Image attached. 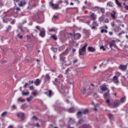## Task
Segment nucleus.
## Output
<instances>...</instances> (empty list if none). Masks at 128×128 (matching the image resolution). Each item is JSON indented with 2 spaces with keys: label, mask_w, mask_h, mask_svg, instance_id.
<instances>
[{
  "label": "nucleus",
  "mask_w": 128,
  "mask_h": 128,
  "mask_svg": "<svg viewBox=\"0 0 128 128\" xmlns=\"http://www.w3.org/2000/svg\"><path fill=\"white\" fill-rule=\"evenodd\" d=\"M60 61L62 62V64H64L65 66H70L71 64L70 60L69 59H66V58L64 56H62V55H60Z\"/></svg>",
  "instance_id": "nucleus-1"
},
{
  "label": "nucleus",
  "mask_w": 128,
  "mask_h": 128,
  "mask_svg": "<svg viewBox=\"0 0 128 128\" xmlns=\"http://www.w3.org/2000/svg\"><path fill=\"white\" fill-rule=\"evenodd\" d=\"M88 46V44H84V46L79 50V54L80 56H84L86 54V47Z\"/></svg>",
  "instance_id": "nucleus-2"
},
{
  "label": "nucleus",
  "mask_w": 128,
  "mask_h": 128,
  "mask_svg": "<svg viewBox=\"0 0 128 128\" xmlns=\"http://www.w3.org/2000/svg\"><path fill=\"white\" fill-rule=\"evenodd\" d=\"M119 70H122V72H126L128 68V64L124 65V64H120L118 67Z\"/></svg>",
  "instance_id": "nucleus-3"
},
{
  "label": "nucleus",
  "mask_w": 128,
  "mask_h": 128,
  "mask_svg": "<svg viewBox=\"0 0 128 128\" xmlns=\"http://www.w3.org/2000/svg\"><path fill=\"white\" fill-rule=\"evenodd\" d=\"M120 105V101L119 100H116L113 104V108H116Z\"/></svg>",
  "instance_id": "nucleus-4"
},
{
  "label": "nucleus",
  "mask_w": 128,
  "mask_h": 128,
  "mask_svg": "<svg viewBox=\"0 0 128 128\" xmlns=\"http://www.w3.org/2000/svg\"><path fill=\"white\" fill-rule=\"evenodd\" d=\"M100 88L102 92H106V90H108H108H108V88L106 87V84L100 86Z\"/></svg>",
  "instance_id": "nucleus-5"
},
{
  "label": "nucleus",
  "mask_w": 128,
  "mask_h": 128,
  "mask_svg": "<svg viewBox=\"0 0 128 128\" xmlns=\"http://www.w3.org/2000/svg\"><path fill=\"white\" fill-rule=\"evenodd\" d=\"M50 4L54 10H58V4H54V3L51 2H50Z\"/></svg>",
  "instance_id": "nucleus-6"
},
{
  "label": "nucleus",
  "mask_w": 128,
  "mask_h": 128,
  "mask_svg": "<svg viewBox=\"0 0 128 128\" xmlns=\"http://www.w3.org/2000/svg\"><path fill=\"white\" fill-rule=\"evenodd\" d=\"M112 82L114 84H118V76H114L112 79Z\"/></svg>",
  "instance_id": "nucleus-7"
},
{
  "label": "nucleus",
  "mask_w": 128,
  "mask_h": 128,
  "mask_svg": "<svg viewBox=\"0 0 128 128\" xmlns=\"http://www.w3.org/2000/svg\"><path fill=\"white\" fill-rule=\"evenodd\" d=\"M73 36L75 40H80V38L82 37V35L80 33L75 34L74 35H73Z\"/></svg>",
  "instance_id": "nucleus-8"
},
{
  "label": "nucleus",
  "mask_w": 128,
  "mask_h": 128,
  "mask_svg": "<svg viewBox=\"0 0 128 128\" xmlns=\"http://www.w3.org/2000/svg\"><path fill=\"white\" fill-rule=\"evenodd\" d=\"M90 16L92 20H96V15L94 12H92Z\"/></svg>",
  "instance_id": "nucleus-9"
},
{
  "label": "nucleus",
  "mask_w": 128,
  "mask_h": 128,
  "mask_svg": "<svg viewBox=\"0 0 128 128\" xmlns=\"http://www.w3.org/2000/svg\"><path fill=\"white\" fill-rule=\"evenodd\" d=\"M17 116H18V118H22V120H24V113H18L17 114Z\"/></svg>",
  "instance_id": "nucleus-10"
},
{
  "label": "nucleus",
  "mask_w": 128,
  "mask_h": 128,
  "mask_svg": "<svg viewBox=\"0 0 128 128\" xmlns=\"http://www.w3.org/2000/svg\"><path fill=\"white\" fill-rule=\"evenodd\" d=\"M120 30H122V28L120 26H116L114 28V32H118Z\"/></svg>",
  "instance_id": "nucleus-11"
},
{
  "label": "nucleus",
  "mask_w": 128,
  "mask_h": 128,
  "mask_svg": "<svg viewBox=\"0 0 128 128\" xmlns=\"http://www.w3.org/2000/svg\"><path fill=\"white\" fill-rule=\"evenodd\" d=\"M39 36H41V38H44V36H46V30H44V29L42 31H40Z\"/></svg>",
  "instance_id": "nucleus-12"
},
{
  "label": "nucleus",
  "mask_w": 128,
  "mask_h": 128,
  "mask_svg": "<svg viewBox=\"0 0 128 128\" xmlns=\"http://www.w3.org/2000/svg\"><path fill=\"white\" fill-rule=\"evenodd\" d=\"M50 76L48 74H46L44 79V82H50Z\"/></svg>",
  "instance_id": "nucleus-13"
},
{
  "label": "nucleus",
  "mask_w": 128,
  "mask_h": 128,
  "mask_svg": "<svg viewBox=\"0 0 128 128\" xmlns=\"http://www.w3.org/2000/svg\"><path fill=\"white\" fill-rule=\"evenodd\" d=\"M104 98L106 100L110 98V90H108L107 92L104 94Z\"/></svg>",
  "instance_id": "nucleus-14"
},
{
  "label": "nucleus",
  "mask_w": 128,
  "mask_h": 128,
  "mask_svg": "<svg viewBox=\"0 0 128 128\" xmlns=\"http://www.w3.org/2000/svg\"><path fill=\"white\" fill-rule=\"evenodd\" d=\"M44 94H47L48 98H52V90H49L48 92H45Z\"/></svg>",
  "instance_id": "nucleus-15"
},
{
  "label": "nucleus",
  "mask_w": 128,
  "mask_h": 128,
  "mask_svg": "<svg viewBox=\"0 0 128 128\" xmlns=\"http://www.w3.org/2000/svg\"><path fill=\"white\" fill-rule=\"evenodd\" d=\"M18 4L19 6H26V1H21Z\"/></svg>",
  "instance_id": "nucleus-16"
},
{
  "label": "nucleus",
  "mask_w": 128,
  "mask_h": 128,
  "mask_svg": "<svg viewBox=\"0 0 128 128\" xmlns=\"http://www.w3.org/2000/svg\"><path fill=\"white\" fill-rule=\"evenodd\" d=\"M88 52H96V48H94L92 46L88 47Z\"/></svg>",
  "instance_id": "nucleus-17"
},
{
  "label": "nucleus",
  "mask_w": 128,
  "mask_h": 128,
  "mask_svg": "<svg viewBox=\"0 0 128 128\" xmlns=\"http://www.w3.org/2000/svg\"><path fill=\"white\" fill-rule=\"evenodd\" d=\"M68 49L66 48L65 51H64L63 52H62V54H60V56H64L68 55Z\"/></svg>",
  "instance_id": "nucleus-18"
},
{
  "label": "nucleus",
  "mask_w": 128,
  "mask_h": 128,
  "mask_svg": "<svg viewBox=\"0 0 128 128\" xmlns=\"http://www.w3.org/2000/svg\"><path fill=\"white\" fill-rule=\"evenodd\" d=\"M114 44H116V40H112V41H111V42L110 43V48H112V46H114Z\"/></svg>",
  "instance_id": "nucleus-19"
},
{
  "label": "nucleus",
  "mask_w": 128,
  "mask_h": 128,
  "mask_svg": "<svg viewBox=\"0 0 128 128\" xmlns=\"http://www.w3.org/2000/svg\"><path fill=\"white\" fill-rule=\"evenodd\" d=\"M100 8L98 6H94L92 8V12H96V10H98Z\"/></svg>",
  "instance_id": "nucleus-20"
},
{
  "label": "nucleus",
  "mask_w": 128,
  "mask_h": 128,
  "mask_svg": "<svg viewBox=\"0 0 128 128\" xmlns=\"http://www.w3.org/2000/svg\"><path fill=\"white\" fill-rule=\"evenodd\" d=\"M90 112V110L88 109H85L82 111V114H88Z\"/></svg>",
  "instance_id": "nucleus-21"
},
{
  "label": "nucleus",
  "mask_w": 128,
  "mask_h": 128,
  "mask_svg": "<svg viewBox=\"0 0 128 128\" xmlns=\"http://www.w3.org/2000/svg\"><path fill=\"white\" fill-rule=\"evenodd\" d=\"M81 92L84 95L86 94V88H84V87L82 88Z\"/></svg>",
  "instance_id": "nucleus-22"
},
{
  "label": "nucleus",
  "mask_w": 128,
  "mask_h": 128,
  "mask_svg": "<svg viewBox=\"0 0 128 128\" xmlns=\"http://www.w3.org/2000/svg\"><path fill=\"white\" fill-rule=\"evenodd\" d=\"M108 116L110 120H114V115L112 114H108Z\"/></svg>",
  "instance_id": "nucleus-23"
},
{
  "label": "nucleus",
  "mask_w": 128,
  "mask_h": 128,
  "mask_svg": "<svg viewBox=\"0 0 128 128\" xmlns=\"http://www.w3.org/2000/svg\"><path fill=\"white\" fill-rule=\"evenodd\" d=\"M68 112H70V114H72V113L74 112V108H70L68 110Z\"/></svg>",
  "instance_id": "nucleus-24"
},
{
  "label": "nucleus",
  "mask_w": 128,
  "mask_h": 128,
  "mask_svg": "<svg viewBox=\"0 0 128 128\" xmlns=\"http://www.w3.org/2000/svg\"><path fill=\"white\" fill-rule=\"evenodd\" d=\"M34 84H36V86H40V79H36V82H34Z\"/></svg>",
  "instance_id": "nucleus-25"
},
{
  "label": "nucleus",
  "mask_w": 128,
  "mask_h": 128,
  "mask_svg": "<svg viewBox=\"0 0 128 128\" xmlns=\"http://www.w3.org/2000/svg\"><path fill=\"white\" fill-rule=\"evenodd\" d=\"M84 122V119L80 120L76 124V126H80V124H83Z\"/></svg>",
  "instance_id": "nucleus-26"
},
{
  "label": "nucleus",
  "mask_w": 128,
  "mask_h": 128,
  "mask_svg": "<svg viewBox=\"0 0 128 128\" xmlns=\"http://www.w3.org/2000/svg\"><path fill=\"white\" fill-rule=\"evenodd\" d=\"M116 11H113V13L110 14L112 18H116Z\"/></svg>",
  "instance_id": "nucleus-27"
},
{
  "label": "nucleus",
  "mask_w": 128,
  "mask_h": 128,
  "mask_svg": "<svg viewBox=\"0 0 128 128\" xmlns=\"http://www.w3.org/2000/svg\"><path fill=\"white\" fill-rule=\"evenodd\" d=\"M107 6H110L112 8L114 6V4L112 2H109L107 3Z\"/></svg>",
  "instance_id": "nucleus-28"
},
{
  "label": "nucleus",
  "mask_w": 128,
  "mask_h": 128,
  "mask_svg": "<svg viewBox=\"0 0 128 128\" xmlns=\"http://www.w3.org/2000/svg\"><path fill=\"white\" fill-rule=\"evenodd\" d=\"M6 32H10V30H12V26H8V27H6Z\"/></svg>",
  "instance_id": "nucleus-29"
},
{
  "label": "nucleus",
  "mask_w": 128,
  "mask_h": 128,
  "mask_svg": "<svg viewBox=\"0 0 128 128\" xmlns=\"http://www.w3.org/2000/svg\"><path fill=\"white\" fill-rule=\"evenodd\" d=\"M120 18H122V20H117V22H124V17H123V16H120Z\"/></svg>",
  "instance_id": "nucleus-30"
},
{
  "label": "nucleus",
  "mask_w": 128,
  "mask_h": 128,
  "mask_svg": "<svg viewBox=\"0 0 128 128\" xmlns=\"http://www.w3.org/2000/svg\"><path fill=\"white\" fill-rule=\"evenodd\" d=\"M76 116H82V111H78L77 113H76Z\"/></svg>",
  "instance_id": "nucleus-31"
},
{
  "label": "nucleus",
  "mask_w": 128,
  "mask_h": 128,
  "mask_svg": "<svg viewBox=\"0 0 128 128\" xmlns=\"http://www.w3.org/2000/svg\"><path fill=\"white\" fill-rule=\"evenodd\" d=\"M26 108H28V106H26V104H23L21 106V108L22 110H25Z\"/></svg>",
  "instance_id": "nucleus-32"
},
{
  "label": "nucleus",
  "mask_w": 128,
  "mask_h": 128,
  "mask_svg": "<svg viewBox=\"0 0 128 128\" xmlns=\"http://www.w3.org/2000/svg\"><path fill=\"white\" fill-rule=\"evenodd\" d=\"M68 122H69V124H74V119L72 118H70Z\"/></svg>",
  "instance_id": "nucleus-33"
},
{
  "label": "nucleus",
  "mask_w": 128,
  "mask_h": 128,
  "mask_svg": "<svg viewBox=\"0 0 128 128\" xmlns=\"http://www.w3.org/2000/svg\"><path fill=\"white\" fill-rule=\"evenodd\" d=\"M34 99V98L32 96H30V98H27V102H32V100Z\"/></svg>",
  "instance_id": "nucleus-34"
},
{
  "label": "nucleus",
  "mask_w": 128,
  "mask_h": 128,
  "mask_svg": "<svg viewBox=\"0 0 128 128\" xmlns=\"http://www.w3.org/2000/svg\"><path fill=\"white\" fill-rule=\"evenodd\" d=\"M104 14H102V16L99 18V22H104Z\"/></svg>",
  "instance_id": "nucleus-35"
},
{
  "label": "nucleus",
  "mask_w": 128,
  "mask_h": 128,
  "mask_svg": "<svg viewBox=\"0 0 128 128\" xmlns=\"http://www.w3.org/2000/svg\"><path fill=\"white\" fill-rule=\"evenodd\" d=\"M92 26H98V24L96 21L94 20V22H92Z\"/></svg>",
  "instance_id": "nucleus-36"
},
{
  "label": "nucleus",
  "mask_w": 128,
  "mask_h": 128,
  "mask_svg": "<svg viewBox=\"0 0 128 128\" xmlns=\"http://www.w3.org/2000/svg\"><path fill=\"white\" fill-rule=\"evenodd\" d=\"M116 2L118 6H122V4L118 1V0H116Z\"/></svg>",
  "instance_id": "nucleus-37"
},
{
  "label": "nucleus",
  "mask_w": 128,
  "mask_h": 128,
  "mask_svg": "<svg viewBox=\"0 0 128 128\" xmlns=\"http://www.w3.org/2000/svg\"><path fill=\"white\" fill-rule=\"evenodd\" d=\"M51 50L54 52H58V48H51Z\"/></svg>",
  "instance_id": "nucleus-38"
},
{
  "label": "nucleus",
  "mask_w": 128,
  "mask_h": 128,
  "mask_svg": "<svg viewBox=\"0 0 128 128\" xmlns=\"http://www.w3.org/2000/svg\"><path fill=\"white\" fill-rule=\"evenodd\" d=\"M106 102L108 104V106H112V103H110V99H108L106 100Z\"/></svg>",
  "instance_id": "nucleus-39"
},
{
  "label": "nucleus",
  "mask_w": 128,
  "mask_h": 128,
  "mask_svg": "<svg viewBox=\"0 0 128 128\" xmlns=\"http://www.w3.org/2000/svg\"><path fill=\"white\" fill-rule=\"evenodd\" d=\"M18 102H24V100H22V97H20L18 100Z\"/></svg>",
  "instance_id": "nucleus-40"
},
{
  "label": "nucleus",
  "mask_w": 128,
  "mask_h": 128,
  "mask_svg": "<svg viewBox=\"0 0 128 128\" xmlns=\"http://www.w3.org/2000/svg\"><path fill=\"white\" fill-rule=\"evenodd\" d=\"M82 128H90V126L86 124H83Z\"/></svg>",
  "instance_id": "nucleus-41"
},
{
  "label": "nucleus",
  "mask_w": 128,
  "mask_h": 128,
  "mask_svg": "<svg viewBox=\"0 0 128 128\" xmlns=\"http://www.w3.org/2000/svg\"><path fill=\"white\" fill-rule=\"evenodd\" d=\"M8 114V112L6 111L4 112L2 114V116H6Z\"/></svg>",
  "instance_id": "nucleus-42"
},
{
  "label": "nucleus",
  "mask_w": 128,
  "mask_h": 128,
  "mask_svg": "<svg viewBox=\"0 0 128 128\" xmlns=\"http://www.w3.org/2000/svg\"><path fill=\"white\" fill-rule=\"evenodd\" d=\"M120 102H124V100H126V97H122V98H120Z\"/></svg>",
  "instance_id": "nucleus-43"
},
{
  "label": "nucleus",
  "mask_w": 128,
  "mask_h": 128,
  "mask_svg": "<svg viewBox=\"0 0 128 128\" xmlns=\"http://www.w3.org/2000/svg\"><path fill=\"white\" fill-rule=\"evenodd\" d=\"M123 34H126V32H124V30H122L118 34V36H122Z\"/></svg>",
  "instance_id": "nucleus-44"
},
{
  "label": "nucleus",
  "mask_w": 128,
  "mask_h": 128,
  "mask_svg": "<svg viewBox=\"0 0 128 128\" xmlns=\"http://www.w3.org/2000/svg\"><path fill=\"white\" fill-rule=\"evenodd\" d=\"M48 31L49 32H56V28H49L48 29Z\"/></svg>",
  "instance_id": "nucleus-45"
},
{
  "label": "nucleus",
  "mask_w": 128,
  "mask_h": 128,
  "mask_svg": "<svg viewBox=\"0 0 128 128\" xmlns=\"http://www.w3.org/2000/svg\"><path fill=\"white\" fill-rule=\"evenodd\" d=\"M22 94L23 96H26L28 94H30V92H22Z\"/></svg>",
  "instance_id": "nucleus-46"
},
{
  "label": "nucleus",
  "mask_w": 128,
  "mask_h": 128,
  "mask_svg": "<svg viewBox=\"0 0 128 128\" xmlns=\"http://www.w3.org/2000/svg\"><path fill=\"white\" fill-rule=\"evenodd\" d=\"M102 34H103V32H105L106 34H107L108 30H105L104 29H102L101 30Z\"/></svg>",
  "instance_id": "nucleus-47"
},
{
  "label": "nucleus",
  "mask_w": 128,
  "mask_h": 128,
  "mask_svg": "<svg viewBox=\"0 0 128 128\" xmlns=\"http://www.w3.org/2000/svg\"><path fill=\"white\" fill-rule=\"evenodd\" d=\"M94 98H98V94L96 93H94L93 95Z\"/></svg>",
  "instance_id": "nucleus-48"
},
{
  "label": "nucleus",
  "mask_w": 128,
  "mask_h": 128,
  "mask_svg": "<svg viewBox=\"0 0 128 128\" xmlns=\"http://www.w3.org/2000/svg\"><path fill=\"white\" fill-rule=\"evenodd\" d=\"M17 37L18 38H20V39H22V35H20V34H18L17 35Z\"/></svg>",
  "instance_id": "nucleus-49"
},
{
  "label": "nucleus",
  "mask_w": 128,
  "mask_h": 128,
  "mask_svg": "<svg viewBox=\"0 0 128 128\" xmlns=\"http://www.w3.org/2000/svg\"><path fill=\"white\" fill-rule=\"evenodd\" d=\"M100 10L101 12H102V14H104V8H100Z\"/></svg>",
  "instance_id": "nucleus-50"
},
{
  "label": "nucleus",
  "mask_w": 128,
  "mask_h": 128,
  "mask_svg": "<svg viewBox=\"0 0 128 128\" xmlns=\"http://www.w3.org/2000/svg\"><path fill=\"white\" fill-rule=\"evenodd\" d=\"M29 88H30V90H34V86H30L29 87Z\"/></svg>",
  "instance_id": "nucleus-51"
},
{
  "label": "nucleus",
  "mask_w": 128,
  "mask_h": 128,
  "mask_svg": "<svg viewBox=\"0 0 128 128\" xmlns=\"http://www.w3.org/2000/svg\"><path fill=\"white\" fill-rule=\"evenodd\" d=\"M64 92V94H68V88L65 89Z\"/></svg>",
  "instance_id": "nucleus-52"
},
{
  "label": "nucleus",
  "mask_w": 128,
  "mask_h": 128,
  "mask_svg": "<svg viewBox=\"0 0 128 128\" xmlns=\"http://www.w3.org/2000/svg\"><path fill=\"white\" fill-rule=\"evenodd\" d=\"M28 86H30L29 83H26V84L24 86V88H26Z\"/></svg>",
  "instance_id": "nucleus-53"
},
{
  "label": "nucleus",
  "mask_w": 128,
  "mask_h": 128,
  "mask_svg": "<svg viewBox=\"0 0 128 128\" xmlns=\"http://www.w3.org/2000/svg\"><path fill=\"white\" fill-rule=\"evenodd\" d=\"M52 38L54 40H58V38H56L54 35L52 36Z\"/></svg>",
  "instance_id": "nucleus-54"
},
{
  "label": "nucleus",
  "mask_w": 128,
  "mask_h": 128,
  "mask_svg": "<svg viewBox=\"0 0 128 128\" xmlns=\"http://www.w3.org/2000/svg\"><path fill=\"white\" fill-rule=\"evenodd\" d=\"M4 22L6 24L8 22V19H4V18H2Z\"/></svg>",
  "instance_id": "nucleus-55"
},
{
  "label": "nucleus",
  "mask_w": 128,
  "mask_h": 128,
  "mask_svg": "<svg viewBox=\"0 0 128 128\" xmlns=\"http://www.w3.org/2000/svg\"><path fill=\"white\" fill-rule=\"evenodd\" d=\"M32 118L35 119V120H38V117H36V116H33L32 117Z\"/></svg>",
  "instance_id": "nucleus-56"
},
{
  "label": "nucleus",
  "mask_w": 128,
  "mask_h": 128,
  "mask_svg": "<svg viewBox=\"0 0 128 128\" xmlns=\"http://www.w3.org/2000/svg\"><path fill=\"white\" fill-rule=\"evenodd\" d=\"M104 22H106L107 24H108V22H110V21L108 20V19L106 18V19L104 20Z\"/></svg>",
  "instance_id": "nucleus-57"
},
{
  "label": "nucleus",
  "mask_w": 128,
  "mask_h": 128,
  "mask_svg": "<svg viewBox=\"0 0 128 128\" xmlns=\"http://www.w3.org/2000/svg\"><path fill=\"white\" fill-rule=\"evenodd\" d=\"M100 50H106V48H104V46H101L100 47Z\"/></svg>",
  "instance_id": "nucleus-58"
},
{
  "label": "nucleus",
  "mask_w": 128,
  "mask_h": 128,
  "mask_svg": "<svg viewBox=\"0 0 128 128\" xmlns=\"http://www.w3.org/2000/svg\"><path fill=\"white\" fill-rule=\"evenodd\" d=\"M55 82H58V84H60V80H58V78H55Z\"/></svg>",
  "instance_id": "nucleus-59"
},
{
  "label": "nucleus",
  "mask_w": 128,
  "mask_h": 128,
  "mask_svg": "<svg viewBox=\"0 0 128 128\" xmlns=\"http://www.w3.org/2000/svg\"><path fill=\"white\" fill-rule=\"evenodd\" d=\"M36 30H40V32H41V30H40V26H36Z\"/></svg>",
  "instance_id": "nucleus-60"
},
{
  "label": "nucleus",
  "mask_w": 128,
  "mask_h": 128,
  "mask_svg": "<svg viewBox=\"0 0 128 128\" xmlns=\"http://www.w3.org/2000/svg\"><path fill=\"white\" fill-rule=\"evenodd\" d=\"M92 30H96V26H93L92 27Z\"/></svg>",
  "instance_id": "nucleus-61"
},
{
  "label": "nucleus",
  "mask_w": 128,
  "mask_h": 128,
  "mask_svg": "<svg viewBox=\"0 0 128 128\" xmlns=\"http://www.w3.org/2000/svg\"><path fill=\"white\" fill-rule=\"evenodd\" d=\"M6 60H2L1 61V64H6Z\"/></svg>",
  "instance_id": "nucleus-62"
},
{
  "label": "nucleus",
  "mask_w": 128,
  "mask_h": 128,
  "mask_svg": "<svg viewBox=\"0 0 128 128\" xmlns=\"http://www.w3.org/2000/svg\"><path fill=\"white\" fill-rule=\"evenodd\" d=\"M11 24H16V20H12V22H11Z\"/></svg>",
  "instance_id": "nucleus-63"
},
{
  "label": "nucleus",
  "mask_w": 128,
  "mask_h": 128,
  "mask_svg": "<svg viewBox=\"0 0 128 128\" xmlns=\"http://www.w3.org/2000/svg\"><path fill=\"white\" fill-rule=\"evenodd\" d=\"M111 26H116V24H114V22H111Z\"/></svg>",
  "instance_id": "nucleus-64"
}]
</instances>
